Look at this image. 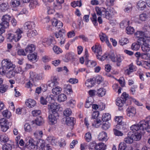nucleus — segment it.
I'll list each match as a JSON object with an SVG mask.
<instances>
[{
  "mask_svg": "<svg viewBox=\"0 0 150 150\" xmlns=\"http://www.w3.org/2000/svg\"><path fill=\"white\" fill-rule=\"evenodd\" d=\"M108 56L112 62H117V66H120L122 60V58L120 56L117 55L115 56L113 53H112L109 54Z\"/></svg>",
  "mask_w": 150,
  "mask_h": 150,
  "instance_id": "9",
  "label": "nucleus"
},
{
  "mask_svg": "<svg viewBox=\"0 0 150 150\" xmlns=\"http://www.w3.org/2000/svg\"><path fill=\"white\" fill-rule=\"evenodd\" d=\"M81 5L82 4L81 1H74L71 2V6L74 8L76 7V6L80 7L81 6Z\"/></svg>",
  "mask_w": 150,
  "mask_h": 150,
  "instance_id": "54",
  "label": "nucleus"
},
{
  "mask_svg": "<svg viewBox=\"0 0 150 150\" xmlns=\"http://www.w3.org/2000/svg\"><path fill=\"white\" fill-rule=\"evenodd\" d=\"M127 115L130 117L134 116L136 114V110L133 107H129L127 110Z\"/></svg>",
  "mask_w": 150,
  "mask_h": 150,
  "instance_id": "15",
  "label": "nucleus"
},
{
  "mask_svg": "<svg viewBox=\"0 0 150 150\" xmlns=\"http://www.w3.org/2000/svg\"><path fill=\"white\" fill-rule=\"evenodd\" d=\"M52 25L53 26H55L56 28L59 29L63 26V23L60 21H58L57 20L54 18L52 22Z\"/></svg>",
  "mask_w": 150,
  "mask_h": 150,
  "instance_id": "23",
  "label": "nucleus"
},
{
  "mask_svg": "<svg viewBox=\"0 0 150 150\" xmlns=\"http://www.w3.org/2000/svg\"><path fill=\"white\" fill-rule=\"evenodd\" d=\"M106 149V145L102 142L97 144L96 147V150H105Z\"/></svg>",
  "mask_w": 150,
  "mask_h": 150,
  "instance_id": "32",
  "label": "nucleus"
},
{
  "mask_svg": "<svg viewBox=\"0 0 150 150\" xmlns=\"http://www.w3.org/2000/svg\"><path fill=\"white\" fill-rule=\"evenodd\" d=\"M11 18V16L10 15L5 14L2 16L1 20L9 22Z\"/></svg>",
  "mask_w": 150,
  "mask_h": 150,
  "instance_id": "59",
  "label": "nucleus"
},
{
  "mask_svg": "<svg viewBox=\"0 0 150 150\" xmlns=\"http://www.w3.org/2000/svg\"><path fill=\"white\" fill-rule=\"evenodd\" d=\"M37 34V33L36 31L35 30H33L32 29L28 30L27 33L28 37L30 38L36 35Z\"/></svg>",
  "mask_w": 150,
  "mask_h": 150,
  "instance_id": "38",
  "label": "nucleus"
},
{
  "mask_svg": "<svg viewBox=\"0 0 150 150\" xmlns=\"http://www.w3.org/2000/svg\"><path fill=\"white\" fill-rule=\"evenodd\" d=\"M38 144L39 147L42 150H52V149L49 144H46L44 140L40 139L39 140Z\"/></svg>",
  "mask_w": 150,
  "mask_h": 150,
  "instance_id": "11",
  "label": "nucleus"
},
{
  "mask_svg": "<svg viewBox=\"0 0 150 150\" xmlns=\"http://www.w3.org/2000/svg\"><path fill=\"white\" fill-rule=\"evenodd\" d=\"M36 101L31 99H29L27 100L25 104L29 108H32L34 107L36 104Z\"/></svg>",
  "mask_w": 150,
  "mask_h": 150,
  "instance_id": "21",
  "label": "nucleus"
},
{
  "mask_svg": "<svg viewBox=\"0 0 150 150\" xmlns=\"http://www.w3.org/2000/svg\"><path fill=\"white\" fill-rule=\"evenodd\" d=\"M28 59L31 62L35 63L37 62L38 58L37 57V55L35 54H29L28 55Z\"/></svg>",
  "mask_w": 150,
  "mask_h": 150,
  "instance_id": "29",
  "label": "nucleus"
},
{
  "mask_svg": "<svg viewBox=\"0 0 150 150\" xmlns=\"http://www.w3.org/2000/svg\"><path fill=\"white\" fill-rule=\"evenodd\" d=\"M95 10L98 16H103L108 19H109L110 16L109 12L104 7L96 6L95 7Z\"/></svg>",
  "mask_w": 150,
  "mask_h": 150,
  "instance_id": "4",
  "label": "nucleus"
},
{
  "mask_svg": "<svg viewBox=\"0 0 150 150\" xmlns=\"http://www.w3.org/2000/svg\"><path fill=\"white\" fill-rule=\"evenodd\" d=\"M2 150H12V144L9 143H6L3 145Z\"/></svg>",
  "mask_w": 150,
  "mask_h": 150,
  "instance_id": "41",
  "label": "nucleus"
},
{
  "mask_svg": "<svg viewBox=\"0 0 150 150\" xmlns=\"http://www.w3.org/2000/svg\"><path fill=\"white\" fill-rule=\"evenodd\" d=\"M76 103V100L73 99H71L69 100L67 103V105L71 108H73L75 105Z\"/></svg>",
  "mask_w": 150,
  "mask_h": 150,
  "instance_id": "44",
  "label": "nucleus"
},
{
  "mask_svg": "<svg viewBox=\"0 0 150 150\" xmlns=\"http://www.w3.org/2000/svg\"><path fill=\"white\" fill-rule=\"evenodd\" d=\"M32 122L33 124L35 123L37 125H40L42 123L43 119L41 117H39L35 120V121Z\"/></svg>",
  "mask_w": 150,
  "mask_h": 150,
  "instance_id": "51",
  "label": "nucleus"
},
{
  "mask_svg": "<svg viewBox=\"0 0 150 150\" xmlns=\"http://www.w3.org/2000/svg\"><path fill=\"white\" fill-rule=\"evenodd\" d=\"M65 91L67 94H70L72 92L71 87L69 84H65L64 86Z\"/></svg>",
  "mask_w": 150,
  "mask_h": 150,
  "instance_id": "40",
  "label": "nucleus"
},
{
  "mask_svg": "<svg viewBox=\"0 0 150 150\" xmlns=\"http://www.w3.org/2000/svg\"><path fill=\"white\" fill-rule=\"evenodd\" d=\"M30 78L31 81L35 83L37 81L41 79L42 76L40 74H38L36 72L31 71L30 72Z\"/></svg>",
  "mask_w": 150,
  "mask_h": 150,
  "instance_id": "10",
  "label": "nucleus"
},
{
  "mask_svg": "<svg viewBox=\"0 0 150 150\" xmlns=\"http://www.w3.org/2000/svg\"><path fill=\"white\" fill-rule=\"evenodd\" d=\"M133 139L131 135H129L125 138L124 139V141L126 143L130 144L133 142Z\"/></svg>",
  "mask_w": 150,
  "mask_h": 150,
  "instance_id": "48",
  "label": "nucleus"
},
{
  "mask_svg": "<svg viewBox=\"0 0 150 150\" xmlns=\"http://www.w3.org/2000/svg\"><path fill=\"white\" fill-rule=\"evenodd\" d=\"M99 36L100 37V39L102 42H103L105 41L108 47H111V46L110 43H109L108 40V38L105 34L103 33H100L99 34Z\"/></svg>",
  "mask_w": 150,
  "mask_h": 150,
  "instance_id": "19",
  "label": "nucleus"
},
{
  "mask_svg": "<svg viewBox=\"0 0 150 150\" xmlns=\"http://www.w3.org/2000/svg\"><path fill=\"white\" fill-rule=\"evenodd\" d=\"M6 38L8 41L12 42L13 40L16 42L15 39H16V35L11 33H8L6 35Z\"/></svg>",
  "mask_w": 150,
  "mask_h": 150,
  "instance_id": "28",
  "label": "nucleus"
},
{
  "mask_svg": "<svg viewBox=\"0 0 150 150\" xmlns=\"http://www.w3.org/2000/svg\"><path fill=\"white\" fill-rule=\"evenodd\" d=\"M9 6L7 2H5L0 5V9L2 11H5L9 8Z\"/></svg>",
  "mask_w": 150,
  "mask_h": 150,
  "instance_id": "34",
  "label": "nucleus"
},
{
  "mask_svg": "<svg viewBox=\"0 0 150 150\" xmlns=\"http://www.w3.org/2000/svg\"><path fill=\"white\" fill-rule=\"evenodd\" d=\"M135 36L138 38L137 42L139 44L144 43V41H149L150 40V37L146 35L143 32L137 31L135 34Z\"/></svg>",
  "mask_w": 150,
  "mask_h": 150,
  "instance_id": "2",
  "label": "nucleus"
},
{
  "mask_svg": "<svg viewBox=\"0 0 150 150\" xmlns=\"http://www.w3.org/2000/svg\"><path fill=\"white\" fill-rule=\"evenodd\" d=\"M38 3L37 0H31L29 5L30 8H34L38 5Z\"/></svg>",
  "mask_w": 150,
  "mask_h": 150,
  "instance_id": "46",
  "label": "nucleus"
},
{
  "mask_svg": "<svg viewBox=\"0 0 150 150\" xmlns=\"http://www.w3.org/2000/svg\"><path fill=\"white\" fill-rule=\"evenodd\" d=\"M1 67H0V74L2 75H5L6 73L9 69H14L15 67V65L8 59L3 60L1 62Z\"/></svg>",
  "mask_w": 150,
  "mask_h": 150,
  "instance_id": "1",
  "label": "nucleus"
},
{
  "mask_svg": "<svg viewBox=\"0 0 150 150\" xmlns=\"http://www.w3.org/2000/svg\"><path fill=\"white\" fill-rule=\"evenodd\" d=\"M26 141L28 148L29 149H33L35 148H37L39 146L37 143H36L34 140L30 137H27L25 139Z\"/></svg>",
  "mask_w": 150,
  "mask_h": 150,
  "instance_id": "6",
  "label": "nucleus"
},
{
  "mask_svg": "<svg viewBox=\"0 0 150 150\" xmlns=\"http://www.w3.org/2000/svg\"><path fill=\"white\" fill-rule=\"evenodd\" d=\"M16 72L13 70V69H11V70L6 73L5 75L8 78H11L14 77L15 75Z\"/></svg>",
  "mask_w": 150,
  "mask_h": 150,
  "instance_id": "35",
  "label": "nucleus"
},
{
  "mask_svg": "<svg viewBox=\"0 0 150 150\" xmlns=\"http://www.w3.org/2000/svg\"><path fill=\"white\" fill-rule=\"evenodd\" d=\"M23 33V31L20 29H17L15 33L16 34V39H15L16 42L19 41L22 37L21 34Z\"/></svg>",
  "mask_w": 150,
  "mask_h": 150,
  "instance_id": "31",
  "label": "nucleus"
},
{
  "mask_svg": "<svg viewBox=\"0 0 150 150\" xmlns=\"http://www.w3.org/2000/svg\"><path fill=\"white\" fill-rule=\"evenodd\" d=\"M149 41H144V43L140 44L142 45L141 48L142 50L144 52L147 53L150 50V45L148 43Z\"/></svg>",
  "mask_w": 150,
  "mask_h": 150,
  "instance_id": "17",
  "label": "nucleus"
},
{
  "mask_svg": "<svg viewBox=\"0 0 150 150\" xmlns=\"http://www.w3.org/2000/svg\"><path fill=\"white\" fill-rule=\"evenodd\" d=\"M86 140L88 142H90L91 140L92 137L91 134L90 132H88L86 134L85 136Z\"/></svg>",
  "mask_w": 150,
  "mask_h": 150,
  "instance_id": "63",
  "label": "nucleus"
},
{
  "mask_svg": "<svg viewBox=\"0 0 150 150\" xmlns=\"http://www.w3.org/2000/svg\"><path fill=\"white\" fill-rule=\"evenodd\" d=\"M95 79L96 82L98 84H100L103 80V79L100 75L96 76Z\"/></svg>",
  "mask_w": 150,
  "mask_h": 150,
  "instance_id": "64",
  "label": "nucleus"
},
{
  "mask_svg": "<svg viewBox=\"0 0 150 150\" xmlns=\"http://www.w3.org/2000/svg\"><path fill=\"white\" fill-rule=\"evenodd\" d=\"M1 21L2 22L0 24V25L1 27H3V28L6 29L9 28V22L4 21Z\"/></svg>",
  "mask_w": 150,
  "mask_h": 150,
  "instance_id": "57",
  "label": "nucleus"
},
{
  "mask_svg": "<svg viewBox=\"0 0 150 150\" xmlns=\"http://www.w3.org/2000/svg\"><path fill=\"white\" fill-rule=\"evenodd\" d=\"M116 128L121 130H125L127 128V125L125 123L123 122L120 124H117Z\"/></svg>",
  "mask_w": 150,
  "mask_h": 150,
  "instance_id": "42",
  "label": "nucleus"
},
{
  "mask_svg": "<svg viewBox=\"0 0 150 150\" xmlns=\"http://www.w3.org/2000/svg\"><path fill=\"white\" fill-rule=\"evenodd\" d=\"M143 132H135L132 134L131 132H129L128 133L129 135H131L132 137L133 140L135 141H138L141 138L142 135L141 133Z\"/></svg>",
  "mask_w": 150,
  "mask_h": 150,
  "instance_id": "18",
  "label": "nucleus"
},
{
  "mask_svg": "<svg viewBox=\"0 0 150 150\" xmlns=\"http://www.w3.org/2000/svg\"><path fill=\"white\" fill-rule=\"evenodd\" d=\"M55 114H51L48 116V119L50 123L52 125H54L57 122V119Z\"/></svg>",
  "mask_w": 150,
  "mask_h": 150,
  "instance_id": "26",
  "label": "nucleus"
},
{
  "mask_svg": "<svg viewBox=\"0 0 150 150\" xmlns=\"http://www.w3.org/2000/svg\"><path fill=\"white\" fill-rule=\"evenodd\" d=\"M48 140L53 145H56L59 144V142L57 139H55L54 137H49L47 138Z\"/></svg>",
  "mask_w": 150,
  "mask_h": 150,
  "instance_id": "30",
  "label": "nucleus"
},
{
  "mask_svg": "<svg viewBox=\"0 0 150 150\" xmlns=\"http://www.w3.org/2000/svg\"><path fill=\"white\" fill-rule=\"evenodd\" d=\"M66 122L68 125L73 126L74 124V118L72 117H67L66 118Z\"/></svg>",
  "mask_w": 150,
  "mask_h": 150,
  "instance_id": "36",
  "label": "nucleus"
},
{
  "mask_svg": "<svg viewBox=\"0 0 150 150\" xmlns=\"http://www.w3.org/2000/svg\"><path fill=\"white\" fill-rule=\"evenodd\" d=\"M134 71H135V67L132 63H131L128 66V68L125 70V72L126 74L129 75Z\"/></svg>",
  "mask_w": 150,
  "mask_h": 150,
  "instance_id": "27",
  "label": "nucleus"
},
{
  "mask_svg": "<svg viewBox=\"0 0 150 150\" xmlns=\"http://www.w3.org/2000/svg\"><path fill=\"white\" fill-rule=\"evenodd\" d=\"M93 101L92 97H89L87 99L85 104V107L87 108H89L92 105Z\"/></svg>",
  "mask_w": 150,
  "mask_h": 150,
  "instance_id": "33",
  "label": "nucleus"
},
{
  "mask_svg": "<svg viewBox=\"0 0 150 150\" xmlns=\"http://www.w3.org/2000/svg\"><path fill=\"white\" fill-rule=\"evenodd\" d=\"M126 101V99H124L123 98H118L116 101V104L118 106L122 107Z\"/></svg>",
  "mask_w": 150,
  "mask_h": 150,
  "instance_id": "25",
  "label": "nucleus"
},
{
  "mask_svg": "<svg viewBox=\"0 0 150 150\" xmlns=\"http://www.w3.org/2000/svg\"><path fill=\"white\" fill-rule=\"evenodd\" d=\"M48 108L52 112L53 114L57 115V112L59 108V106L57 103H54L51 104L50 105H48Z\"/></svg>",
  "mask_w": 150,
  "mask_h": 150,
  "instance_id": "12",
  "label": "nucleus"
},
{
  "mask_svg": "<svg viewBox=\"0 0 150 150\" xmlns=\"http://www.w3.org/2000/svg\"><path fill=\"white\" fill-rule=\"evenodd\" d=\"M8 86L5 84H3L0 86V92L3 93L6 92L8 89Z\"/></svg>",
  "mask_w": 150,
  "mask_h": 150,
  "instance_id": "56",
  "label": "nucleus"
},
{
  "mask_svg": "<svg viewBox=\"0 0 150 150\" xmlns=\"http://www.w3.org/2000/svg\"><path fill=\"white\" fill-rule=\"evenodd\" d=\"M35 27L34 22L28 21L25 22L23 25L24 29L25 30L33 29Z\"/></svg>",
  "mask_w": 150,
  "mask_h": 150,
  "instance_id": "14",
  "label": "nucleus"
},
{
  "mask_svg": "<svg viewBox=\"0 0 150 150\" xmlns=\"http://www.w3.org/2000/svg\"><path fill=\"white\" fill-rule=\"evenodd\" d=\"M101 54L97 55L96 57L97 58L100 60L103 61L105 59L108 57V55L107 54L103 55V56H101Z\"/></svg>",
  "mask_w": 150,
  "mask_h": 150,
  "instance_id": "58",
  "label": "nucleus"
},
{
  "mask_svg": "<svg viewBox=\"0 0 150 150\" xmlns=\"http://www.w3.org/2000/svg\"><path fill=\"white\" fill-rule=\"evenodd\" d=\"M137 6L140 10H143L146 7V4L144 1H139L137 4Z\"/></svg>",
  "mask_w": 150,
  "mask_h": 150,
  "instance_id": "47",
  "label": "nucleus"
},
{
  "mask_svg": "<svg viewBox=\"0 0 150 150\" xmlns=\"http://www.w3.org/2000/svg\"><path fill=\"white\" fill-rule=\"evenodd\" d=\"M106 91L105 89L100 88L98 90L97 92V95L99 97H102L105 95Z\"/></svg>",
  "mask_w": 150,
  "mask_h": 150,
  "instance_id": "37",
  "label": "nucleus"
},
{
  "mask_svg": "<svg viewBox=\"0 0 150 150\" xmlns=\"http://www.w3.org/2000/svg\"><path fill=\"white\" fill-rule=\"evenodd\" d=\"M9 140L8 136L6 134L1 135L0 141L1 142L5 143L7 142Z\"/></svg>",
  "mask_w": 150,
  "mask_h": 150,
  "instance_id": "52",
  "label": "nucleus"
},
{
  "mask_svg": "<svg viewBox=\"0 0 150 150\" xmlns=\"http://www.w3.org/2000/svg\"><path fill=\"white\" fill-rule=\"evenodd\" d=\"M130 129L131 132L134 133L135 132H142L141 131L140 126L139 125V123L137 125H132L130 127Z\"/></svg>",
  "mask_w": 150,
  "mask_h": 150,
  "instance_id": "22",
  "label": "nucleus"
},
{
  "mask_svg": "<svg viewBox=\"0 0 150 150\" xmlns=\"http://www.w3.org/2000/svg\"><path fill=\"white\" fill-rule=\"evenodd\" d=\"M67 99L66 96L64 94H61L58 97L57 100L59 102H63L65 101Z\"/></svg>",
  "mask_w": 150,
  "mask_h": 150,
  "instance_id": "45",
  "label": "nucleus"
},
{
  "mask_svg": "<svg viewBox=\"0 0 150 150\" xmlns=\"http://www.w3.org/2000/svg\"><path fill=\"white\" fill-rule=\"evenodd\" d=\"M128 42V40L127 38H121L119 40V43L121 45H125Z\"/></svg>",
  "mask_w": 150,
  "mask_h": 150,
  "instance_id": "55",
  "label": "nucleus"
},
{
  "mask_svg": "<svg viewBox=\"0 0 150 150\" xmlns=\"http://www.w3.org/2000/svg\"><path fill=\"white\" fill-rule=\"evenodd\" d=\"M122 116H116L115 119V120L117 124H120L121 122H123V121Z\"/></svg>",
  "mask_w": 150,
  "mask_h": 150,
  "instance_id": "60",
  "label": "nucleus"
},
{
  "mask_svg": "<svg viewBox=\"0 0 150 150\" xmlns=\"http://www.w3.org/2000/svg\"><path fill=\"white\" fill-rule=\"evenodd\" d=\"M111 115L108 113L103 114L102 117V120L103 121H107L110 119Z\"/></svg>",
  "mask_w": 150,
  "mask_h": 150,
  "instance_id": "49",
  "label": "nucleus"
},
{
  "mask_svg": "<svg viewBox=\"0 0 150 150\" xmlns=\"http://www.w3.org/2000/svg\"><path fill=\"white\" fill-rule=\"evenodd\" d=\"M127 148L126 144L123 142H121L119 145L118 150H125Z\"/></svg>",
  "mask_w": 150,
  "mask_h": 150,
  "instance_id": "50",
  "label": "nucleus"
},
{
  "mask_svg": "<svg viewBox=\"0 0 150 150\" xmlns=\"http://www.w3.org/2000/svg\"><path fill=\"white\" fill-rule=\"evenodd\" d=\"M65 34V31L63 29L59 30L58 32L54 33L55 36L61 45L64 43Z\"/></svg>",
  "mask_w": 150,
  "mask_h": 150,
  "instance_id": "5",
  "label": "nucleus"
},
{
  "mask_svg": "<svg viewBox=\"0 0 150 150\" xmlns=\"http://www.w3.org/2000/svg\"><path fill=\"white\" fill-rule=\"evenodd\" d=\"M62 91L61 88L59 86L55 87L52 89V92L54 95H57L60 93Z\"/></svg>",
  "mask_w": 150,
  "mask_h": 150,
  "instance_id": "39",
  "label": "nucleus"
},
{
  "mask_svg": "<svg viewBox=\"0 0 150 150\" xmlns=\"http://www.w3.org/2000/svg\"><path fill=\"white\" fill-rule=\"evenodd\" d=\"M72 112L70 109L69 108H67L64 111V115L67 117H69L71 115Z\"/></svg>",
  "mask_w": 150,
  "mask_h": 150,
  "instance_id": "61",
  "label": "nucleus"
},
{
  "mask_svg": "<svg viewBox=\"0 0 150 150\" xmlns=\"http://www.w3.org/2000/svg\"><path fill=\"white\" fill-rule=\"evenodd\" d=\"M86 64L88 67H93L96 65V62L93 60H87L85 62Z\"/></svg>",
  "mask_w": 150,
  "mask_h": 150,
  "instance_id": "43",
  "label": "nucleus"
},
{
  "mask_svg": "<svg viewBox=\"0 0 150 150\" xmlns=\"http://www.w3.org/2000/svg\"><path fill=\"white\" fill-rule=\"evenodd\" d=\"M139 125L140 126L141 131L143 133L144 130H146L148 132H150V125H149L148 121L142 120L139 123Z\"/></svg>",
  "mask_w": 150,
  "mask_h": 150,
  "instance_id": "7",
  "label": "nucleus"
},
{
  "mask_svg": "<svg viewBox=\"0 0 150 150\" xmlns=\"http://www.w3.org/2000/svg\"><path fill=\"white\" fill-rule=\"evenodd\" d=\"M135 36L138 38L137 42L139 44L144 43V41H149L150 40V37L146 35L143 32L137 31L135 34Z\"/></svg>",
  "mask_w": 150,
  "mask_h": 150,
  "instance_id": "3",
  "label": "nucleus"
},
{
  "mask_svg": "<svg viewBox=\"0 0 150 150\" xmlns=\"http://www.w3.org/2000/svg\"><path fill=\"white\" fill-rule=\"evenodd\" d=\"M140 44L139 43V44L134 42L133 43L131 46V49L134 50H138L140 47Z\"/></svg>",
  "mask_w": 150,
  "mask_h": 150,
  "instance_id": "53",
  "label": "nucleus"
},
{
  "mask_svg": "<svg viewBox=\"0 0 150 150\" xmlns=\"http://www.w3.org/2000/svg\"><path fill=\"white\" fill-rule=\"evenodd\" d=\"M9 123L4 118L0 119V127L1 130L3 132H6L9 128Z\"/></svg>",
  "mask_w": 150,
  "mask_h": 150,
  "instance_id": "8",
  "label": "nucleus"
},
{
  "mask_svg": "<svg viewBox=\"0 0 150 150\" xmlns=\"http://www.w3.org/2000/svg\"><path fill=\"white\" fill-rule=\"evenodd\" d=\"M35 49V46L33 44L28 45L25 48V51L26 54L30 53L34 51Z\"/></svg>",
  "mask_w": 150,
  "mask_h": 150,
  "instance_id": "24",
  "label": "nucleus"
},
{
  "mask_svg": "<svg viewBox=\"0 0 150 150\" xmlns=\"http://www.w3.org/2000/svg\"><path fill=\"white\" fill-rule=\"evenodd\" d=\"M107 133L104 132H100L98 136V139L100 141H106L107 139Z\"/></svg>",
  "mask_w": 150,
  "mask_h": 150,
  "instance_id": "20",
  "label": "nucleus"
},
{
  "mask_svg": "<svg viewBox=\"0 0 150 150\" xmlns=\"http://www.w3.org/2000/svg\"><path fill=\"white\" fill-rule=\"evenodd\" d=\"M92 49L93 52L97 54V55L102 54L101 47L100 45L98 43L92 47Z\"/></svg>",
  "mask_w": 150,
  "mask_h": 150,
  "instance_id": "16",
  "label": "nucleus"
},
{
  "mask_svg": "<svg viewBox=\"0 0 150 150\" xmlns=\"http://www.w3.org/2000/svg\"><path fill=\"white\" fill-rule=\"evenodd\" d=\"M139 19L142 21H145L148 18V16L146 13H142L139 16Z\"/></svg>",
  "mask_w": 150,
  "mask_h": 150,
  "instance_id": "62",
  "label": "nucleus"
},
{
  "mask_svg": "<svg viewBox=\"0 0 150 150\" xmlns=\"http://www.w3.org/2000/svg\"><path fill=\"white\" fill-rule=\"evenodd\" d=\"M58 78L57 77L54 76L52 78L51 80L47 82V85L49 87L53 88L57 86L59 84Z\"/></svg>",
  "mask_w": 150,
  "mask_h": 150,
  "instance_id": "13",
  "label": "nucleus"
}]
</instances>
